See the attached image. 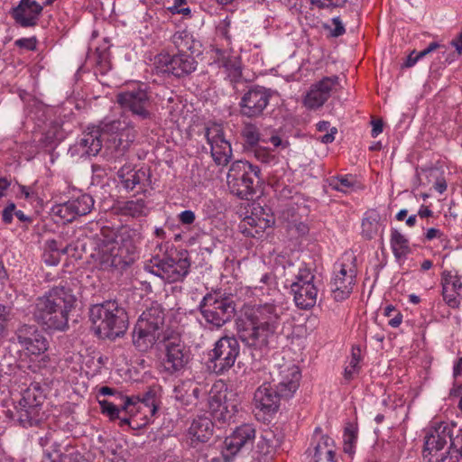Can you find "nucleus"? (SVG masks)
Wrapping results in <instances>:
<instances>
[{
    "mask_svg": "<svg viewBox=\"0 0 462 462\" xmlns=\"http://www.w3.org/2000/svg\"><path fill=\"white\" fill-rule=\"evenodd\" d=\"M135 136V130L129 123L116 119L88 127L79 144L86 149L85 153L89 156L97 155L104 147L106 161L116 169L117 163L127 160Z\"/></svg>",
    "mask_w": 462,
    "mask_h": 462,
    "instance_id": "nucleus-1",
    "label": "nucleus"
},
{
    "mask_svg": "<svg viewBox=\"0 0 462 462\" xmlns=\"http://www.w3.org/2000/svg\"><path fill=\"white\" fill-rule=\"evenodd\" d=\"M282 309L273 303L253 306L237 322V335L245 346L262 351L268 347L282 324Z\"/></svg>",
    "mask_w": 462,
    "mask_h": 462,
    "instance_id": "nucleus-2",
    "label": "nucleus"
},
{
    "mask_svg": "<svg viewBox=\"0 0 462 462\" xmlns=\"http://www.w3.org/2000/svg\"><path fill=\"white\" fill-rule=\"evenodd\" d=\"M139 238L136 229L127 226L114 228L103 226L92 238L93 249L90 258L100 270L111 271L125 264L124 248L127 253L134 252L135 241Z\"/></svg>",
    "mask_w": 462,
    "mask_h": 462,
    "instance_id": "nucleus-3",
    "label": "nucleus"
},
{
    "mask_svg": "<svg viewBox=\"0 0 462 462\" xmlns=\"http://www.w3.org/2000/svg\"><path fill=\"white\" fill-rule=\"evenodd\" d=\"M75 302L76 298L69 288L57 286L35 300L31 313L34 321L44 329L63 330L68 327L69 312Z\"/></svg>",
    "mask_w": 462,
    "mask_h": 462,
    "instance_id": "nucleus-4",
    "label": "nucleus"
},
{
    "mask_svg": "<svg viewBox=\"0 0 462 462\" xmlns=\"http://www.w3.org/2000/svg\"><path fill=\"white\" fill-rule=\"evenodd\" d=\"M88 314L93 329L100 338L116 339L124 336L128 328L127 312L116 300L95 304Z\"/></svg>",
    "mask_w": 462,
    "mask_h": 462,
    "instance_id": "nucleus-5",
    "label": "nucleus"
},
{
    "mask_svg": "<svg viewBox=\"0 0 462 462\" xmlns=\"http://www.w3.org/2000/svg\"><path fill=\"white\" fill-rule=\"evenodd\" d=\"M423 458L426 462H462V433L453 437L446 426L430 430L425 436Z\"/></svg>",
    "mask_w": 462,
    "mask_h": 462,
    "instance_id": "nucleus-6",
    "label": "nucleus"
},
{
    "mask_svg": "<svg viewBox=\"0 0 462 462\" xmlns=\"http://www.w3.org/2000/svg\"><path fill=\"white\" fill-rule=\"evenodd\" d=\"M165 313L162 305L153 302L140 316L134 333L133 342L141 352H146L155 344L165 341L168 335L164 332Z\"/></svg>",
    "mask_w": 462,
    "mask_h": 462,
    "instance_id": "nucleus-7",
    "label": "nucleus"
},
{
    "mask_svg": "<svg viewBox=\"0 0 462 462\" xmlns=\"http://www.w3.org/2000/svg\"><path fill=\"white\" fill-rule=\"evenodd\" d=\"M260 180V169L246 161L234 162L227 172L226 183L230 192L241 199H252Z\"/></svg>",
    "mask_w": 462,
    "mask_h": 462,
    "instance_id": "nucleus-8",
    "label": "nucleus"
},
{
    "mask_svg": "<svg viewBox=\"0 0 462 462\" xmlns=\"http://www.w3.org/2000/svg\"><path fill=\"white\" fill-rule=\"evenodd\" d=\"M199 309L206 322L216 328H222L236 315L235 301L219 294H206Z\"/></svg>",
    "mask_w": 462,
    "mask_h": 462,
    "instance_id": "nucleus-9",
    "label": "nucleus"
},
{
    "mask_svg": "<svg viewBox=\"0 0 462 462\" xmlns=\"http://www.w3.org/2000/svg\"><path fill=\"white\" fill-rule=\"evenodd\" d=\"M189 258L180 254L176 257L155 255L145 268L167 282L172 283L183 281L189 272Z\"/></svg>",
    "mask_w": 462,
    "mask_h": 462,
    "instance_id": "nucleus-10",
    "label": "nucleus"
},
{
    "mask_svg": "<svg viewBox=\"0 0 462 462\" xmlns=\"http://www.w3.org/2000/svg\"><path fill=\"white\" fill-rule=\"evenodd\" d=\"M240 346L234 336H224L215 344L209 354V360L213 364V371L221 374L229 370L239 356Z\"/></svg>",
    "mask_w": 462,
    "mask_h": 462,
    "instance_id": "nucleus-11",
    "label": "nucleus"
},
{
    "mask_svg": "<svg viewBox=\"0 0 462 462\" xmlns=\"http://www.w3.org/2000/svg\"><path fill=\"white\" fill-rule=\"evenodd\" d=\"M272 96L270 88L259 85L250 87L241 97L240 115L251 119L263 116Z\"/></svg>",
    "mask_w": 462,
    "mask_h": 462,
    "instance_id": "nucleus-12",
    "label": "nucleus"
},
{
    "mask_svg": "<svg viewBox=\"0 0 462 462\" xmlns=\"http://www.w3.org/2000/svg\"><path fill=\"white\" fill-rule=\"evenodd\" d=\"M116 101L124 110L131 112L141 120H151L153 116L151 111V97L143 88H137L120 92L116 96Z\"/></svg>",
    "mask_w": 462,
    "mask_h": 462,
    "instance_id": "nucleus-13",
    "label": "nucleus"
},
{
    "mask_svg": "<svg viewBox=\"0 0 462 462\" xmlns=\"http://www.w3.org/2000/svg\"><path fill=\"white\" fill-rule=\"evenodd\" d=\"M207 386L192 379L180 380L173 388L174 400L188 411H194L208 396Z\"/></svg>",
    "mask_w": 462,
    "mask_h": 462,
    "instance_id": "nucleus-14",
    "label": "nucleus"
},
{
    "mask_svg": "<svg viewBox=\"0 0 462 462\" xmlns=\"http://www.w3.org/2000/svg\"><path fill=\"white\" fill-rule=\"evenodd\" d=\"M154 64L159 72L181 78L195 71L198 62L189 53H176L172 56L161 53L155 57Z\"/></svg>",
    "mask_w": 462,
    "mask_h": 462,
    "instance_id": "nucleus-15",
    "label": "nucleus"
},
{
    "mask_svg": "<svg viewBox=\"0 0 462 462\" xmlns=\"http://www.w3.org/2000/svg\"><path fill=\"white\" fill-rule=\"evenodd\" d=\"M273 382L275 388L284 399L291 398L300 385L301 377L300 368L291 362L278 365L273 372Z\"/></svg>",
    "mask_w": 462,
    "mask_h": 462,
    "instance_id": "nucleus-16",
    "label": "nucleus"
},
{
    "mask_svg": "<svg viewBox=\"0 0 462 462\" xmlns=\"http://www.w3.org/2000/svg\"><path fill=\"white\" fill-rule=\"evenodd\" d=\"M165 346V357L163 366L171 374L184 369L189 361V352L179 336H168L162 341Z\"/></svg>",
    "mask_w": 462,
    "mask_h": 462,
    "instance_id": "nucleus-17",
    "label": "nucleus"
},
{
    "mask_svg": "<svg viewBox=\"0 0 462 462\" xmlns=\"http://www.w3.org/2000/svg\"><path fill=\"white\" fill-rule=\"evenodd\" d=\"M206 138L211 148V156L217 165H226L232 156V148L225 139L223 128L213 125L206 129Z\"/></svg>",
    "mask_w": 462,
    "mask_h": 462,
    "instance_id": "nucleus-18",
    "label": "nucleus"
},
{
    "mask_svg": "<svg viewBox=\"0 0 462 462\" xmlns=\"http://www.w3.org/2000/svg\"><path fill=\"white\" fill-rule=\"evenodd\" d=\"M354 261L355 259H353L350 264L341 263L340 269L330 282L332 297L336 301L347 299L353 291L356 276Z\"/></svg>",
    "mask_w": 462,
    "mask_h": 462,
    "instance_id": "nucleus-19",
    "label": "nucleus"
},
{
    "mask_svg": "<svg viewBox=\"0 0 462 462\" xmlns=\"http://www.w3.org/2000/svg\"><path fill=\"white\" fill-rule=\"evenodd\" d=\"M118 169L117 177L121 180L125 189L133 190L136 186L145 188L151 184V171L149 168H140L135 170L131 163L126 161Z\"/></svg>",
    "mask_w": 462,
    "mask_h": 462,
    "instance_id": "nucleus-20",
    "label": "nucleus"
},
{
    "mask_svg": "<svg viewBox=\"0 0 462 462\" xmlns=\"http://www.w3.org/2000/svg\"><path fill=\"white\" fill-rule=\"evenodd\" d=\"M281 399H284L278 389L270 383H263L254 393V403L256 409L264 414H273L278 411Z\"/></svg>",
    "mask_w": 462,
    "mask_h": 462,
    "instance_id": "nucleus-21",
    "label": "nucleus"
},
{
    "mask_svg": "<svg viewBox=\"0 0 462 462\" xmlns=\"http://www.w3.org/2000/svg\"><path fill=\"white\" fill-rule=\"evenodd\" d=\"M42 6L34 0H21L19 5L13 8L11 14L22 27H33L37 24L42 14Z\"/></svg>",
    "mask_w": 462,
    "mask_h": 462,
    "instance_id": "nucleus-22",
    "label": "nucleus"
},
{
    "mask_svg": "<svg viewBox=\"0 0 462 462\" xmlns=\"http://www.w3.org/2000/svg\"><path fill=\"white\" fill-rule=\"evenodd\" d=\"M208 407L213 419L220 424L228 423L235 415V406L226 402V394L211 390L208 396Z\"/></svg>",
    "mask_w": 462,
    "mask_h": 462,
    "instance_id": "nucleus-23",
    "label": "nucleus"
},
{
    "mask_svg": "<svg viewBox=\"0 0 462 462\" xmlns=\"http://www.w3.org/2000/svg\"><path fill=\"white\" fill-rule=\"evenodd\" d=\"M254 438V427L252 424H244L237 427L233 434L226 439L225 444L231 453H236L247 444H252Z\"/></svg>",
    "mask_w": 462,
    "mask_h": 462,
    "instance_id": "nucleus-24",
    "label": "nucleus"
},
{
    "mask_svg": "<svg viewBox=\"0 0 462 462\" xmlns=\"http://www.w3.org/2000/svg\"><path fill=\"white\" fill-rule=\"evenodd\" d=\"M291 288L294 294L295 304L300 309L309 310L315 306L317 302L318 289L314 284H291Z\"/></svg>",
    "mask_w": 462,
    "mask_h": 462,
    "instance_id": "nucleus-25",
    "label": "nucleus"
},
{
    "mask_svg": "<svg viewBox=\"0 0 462 462\" xmlns=\"http://www.w3.org/2000/svg\"><path fill=\"white\" fill-rule=\"evenodd\" d=\"M214 423L208 417L199 416L193 420L189 433L192 441L208 442L213 437Z\"/></svg>",
    "mask_w": 462,
    "mask_h": 462,
    "instance_id": "nucleus-26",
    "label": "nucleus"
},
{
    "mask_svg": "<svg viewBox=\"0 0 462 462\" xmlns=\"http://www.w3.org/2000/svg\"><path fill=\"white\" fill-rule=\"evenodd\" d=\"M45 399L42 386L35 383H32L23 393L21 404L28 409L41 406Z\"/></svg>",
    "mask_w": 462,
    "mask_h": 462,
    "instance_id": "nucleus-27",
    "label": "nucleus"
},
{
    "mask_svg": "<svg viewBox=\"0 0 462 462\" xmlns=\"http://www.w3.org/2000/svg\"><path fill=\"white\" fill-rule=\"evenodd\" d=\"M391 247L397 260L405 258L411 253L408 239L396 229L391 233Z\"/></svg>",
    "mask_w": 462,
    "mask_h": 462,
    "instance_id": "nucleus-28",
    "label": "nucleus"
},
{
    "mask_svg": "<svg viewBox=\"0 0 462 462\" xmlns=\"http://www.w3.org/2000/svg\"><path fill=\"white\" fill-rule=\"evenodd\" d=\"M120 211L124 216H130L132 217H144L148 214V208L143 199L128 200L125 201L121 207Z\"/></svg>",
    "mask_w": 462,
    "mask_h": 462,
    "instance_id": "nucleus-29",
    "label": "nucleus"
},
{
    "mask_svg": "<svg viewBox=\"0 0 462 462\" xmlns=\"http://www.w3.org/2000/svg\"><path fill=\"white\" fill-rule=\"evenodd\" d=\"M328 97L323 93L322 89L317 83L311 85L309 92L307 93L304 104L310 109H317L321 107L327 101Z\"/></svg>",
    "mask_w": 462,
    "mask_h": 462,
    "instance_id": "nucleus-30",
    "label": "nucleus"
},
{
    "mask_svg": "<svg viewBox=\"0 0 462 462\" xmlns=\"http://www.w3.org/2000/svg\"><path fill=\"white\" fill-rule=\"evenodd\" d=\"M328 97L323 93L322 89L317 83L311 85L309 92L307 93L304 104L310 109H317L321 107L327 101Z\"/></svg>",
    "mask_w": 462,
    "mask_h": 462,
    "instance_id": "nucleus-31",
    "label": "nucleus"
},
{
    "mask_svg": "<svg viewBox=\"0 0 462 462\" xmlns=\"http://www.w3.org/2000/svg\"><path fill=\"white\" fill-rule=\"evenodd\" d=\"M281 445V440L276 439L273 431H265L258 441L257 448L263 456H272Z\"/></svg>",
    "mask_w": 462,
    "mask_h": 462,
    "instance_id": "nucleus-32",
    "label": "nucleus"
},
{
    "mask_svg": "<svg viewBox=\"0 0 462 462\" xmlns=\"http://www.w3.org/2000/svg\"><path fill=\"white\" fill-rule=\"evenodd\" d=\"M171 42L178 50V53H188V51L193 53L194 41L192 36L186 31L175 32L171 37Z\"/></svg>",
    "mask_w": 462,
    "mask_h": 462,
    "instance_id": "nucleus-33",
    "label": "nucleus"
},
{
    "mask_svg": "<svg viewBox=\"0 0 462 462\" xmlns=\"http://www.w3.org/2000/svg\"><path fill=\"white\" fill-rule=\"evenodd\" d=\"M118 397L122 402V403H120L121 413H125L131 417L141 411H144L140 404V396L118 394Z\"/></svg>",
    "mask_w": 462,
    "mask_h": 462,
    "instance_id": "nucleus-34",
    "label": "nucleus"
},
{
    "mask_svg": "<svg viewBox=\"0 0 462 462\" xmlns=\"http://www.w3.org/2000/svg\"><path fill=\"white\" fill-rule=\"evenodd\" d=\"M69 200L77 217L88 215L91 212L94 207V199L88 194H82L79 197Z\"/></svg>",
    "mask_w": 462,
    "mask_h": 462,
    "instance_id": "nucleus-35",
    "label": "nucleus"
},
{
    "mask_svg": "<svg viewBox=\"0 0 462 462\" xmlns=\"http://www.w3.org/2000/svg\"><path fill=\"white\" fill-rule=\"evenodd\" d=\"M241 136L245 145L254 148L260 141L259 128L253 123H245L241 130Z\"/></svg>",
    "mask_w": 462,
    "mask_h": 462,
    "instance_id": "nucleus-36",
    "label": "nucleus"
},
{
    "mask_svg": "<svg viewBox=\"0 0 462 462\" xmlns=\"http://www.w3.org/2000/svg\"><path fill=\"white\" fill-rule=\"evenodd\" d=\"M23 347L29 355L39 356L47 350L48 341L42 334H39L38 337H31L30 341Z\"/></svg>",
    "mask_w": 462,
    "mask_h": 462,
    "instance_id": "nucleus-37",
    "label": "nucleus"
},
{
    "mask_svg": "<svg viewBox=\"0 0 462 462\" xmlns=\"http://www.w3.org/2000/svg\"><path fill=\"white\" fill-rule=\"evenodd\" d=\"M140 404L151 416H154L158 411L156 390L154 388H149V390L140 397Z\"/></svg>",
    "mask_w": 462,
    "mask_h": 462,
    "instance_id": "nucleus-38",
    "label": "nucleus"
},
{
    "mask_svg": "<svg viewBox=\"0 0 462 462\" xmlns=\"http://www.w3.org/2000/svg\"><path fill=\"white\" fill-rule=\"evenodd\" d=\"M51 210L53 215L59 217L64 222L69 223L77 218V215L73 209L70 200L56 205Z\"/></svg>",
    "mask_w": 462,
    "mask_h": 462,
    "instance_id": "nucleus-39",
    "label": "nucleus"
},
{
    "mask_svg": "<svg viewBox=\"0 0 462 462\" xmlns=\"http://www.w3.org/2000/svg\"><path fill=\"white\" fill-rule=\"evenodd\" d=\"M318 86L322 89L323 93L330 97L331 93L341 88L338 76L324 77L320 80L316 82Z\"/></svg>",
    "mask_w": 462,
    "mask_h": 462,
    "instance_id": "nucleus-40",
    "label": "nucleus"
},
{
    "mask_svg": "<svg viewBox=\"0 0 462 462\" xmlns=\"http://www.w3.org/2000/svg\"><path fill=\"white\" fill-rule=\"evenodd\" d=\"M39 334L41 333L35 326L27 324L20 326L15 332L18 343L22 346L30 341L31 337H38Z\"/></svg>",
    "mask_w": 462,
    "mask_h": 462,
    "instance_id": "nucleus-41",
    "label": "nucleus"
},
{
    "mask_svg": "<svg viewBox=\"0 0 462 462\" xmlns=\"http://www.w3.org/2000/svg\"><path fill=\"white\" fill-rule=\"evenodd\" d=\"M441 283L442 286H449L451 292H461L462 282L460 276L457 274V272L453 273V272L451 271H444L442 273Z\"/></svg>",
    "mask_w": 462,
    "mask_h": 462,
    "instance_id": "nucleus-42",
    "label": "nucleus"
},
{
    "mask_svg": "<svg viewBox=\"0 0 462 462\" xmlns=\"http://www.w3.org/2000/svg\"><path fill=\"white\" fill-rule=\"evenodd\" d=\"M220 62L228 71V77L231 78V81H236L242 76L241 68L236 59L223 57Z\"/></svg>",
    "mask_w": 462,
    "mask_h": 462,
    "instance_id": "nucleus-43",
    "label": "nucleus"
},
{
    "mask_svg": "<svg viewBox=\"0 0 462 462\" xmlns=\"http://www.w3.org/2000/svg\"><path fill=\"white\" fill-rule=\"evenodd\" d=\"M357 439L356 429L349 424L345 428L344 432V451L348 454L354 453L355 444Z\"/></svg>",
    "mask_w": 462,
    "mask_h": 462,
    "instance_id": "nucleus-44",
    "label": "nucleus"
},
{
    "mask_svg": "<svg viewBox=\"0 0 462 462\" xmlns=\"http://www.w3.org/2000/svg\"><path fill=\"white\" fill-rule=\"evenodd\" d=\"M98 402L102 413L107 415L111 420H115L116 418H119V414L121 413L120 403H115L114 402L107 400H100Z\"/></svg>",
    "mask_w": 462,
    "mask_h": 462,
    "instance_id": "nucleus-45",
    "label": "nucleus"
},
{
    "mask_svg": "<svg viewBox=\"0 0 462 462\" xmlns=\"http://www.w3.org/2000/svg\"><path fill=\"white\" fill-rule=\"evenodd\" d=\"M378 231V220L376 217H367L362 222L363 236L370 240L374 237Z\"/></svg>",
    "mask_w": 462,
    "mask_h": 462,
    "instance_id": "nucleus-46",
    "label": "nucleus"
},
{
    "mask_svg": "<svg viewBox=\"0 0 462 462\" xmlns=\"http://www.w3.org/2000/svg\"><path fill=\"white\" fill-rule=\"evenodd\" d=\"M360 362V349L353 348L349 365L345 368L344 376L346 380L353 378V375L358 372V364Z\"/></svg>",
    "mask_w": 462,
    "mask_h": 462,
    "instance_id": "nucleus-47",
    "label": "nucleus"
},
{
    "mask_svg": "<svg viewBox=\"0 0 462 462\" xmlns=\"http://www.w3.org/2000/svg\"><path fill=\"white\" fill-rule=\"evenodd\" d=\"M460 292H451L449 286L443 285L442 286V296L443 300L450 308H457L460 304Z\"/></svg>",
    "mask_w": 462,
    "mask_h": 462,
    "instance_id": "nucleus-48",
    "label": "nucleus"
},
{
    "mask_svg": "<svg viewBox=\"0 0 462 462\" xmlns=\"http://www.w3.org/2000/svg\"><path fill=\"white\" fill-rule=\"evenodd\" d=\"M314 274L310 268H300L298 274L296 275V281L291 284L307 285L314 284Z\"/></svg>",
    "mask_w": 462,
    "mask_h": 462,
    "instance_id": "nucleus-49",
    "label": "nucleus"
},
{
    "mask_svg": "<svg viewBox=\"0 0 462 462\" xmlns=\"http://www.w3.org/2000/svg\"><path fill=\"white\" fill-rule=\"evenodd\" d=\"M311 6L319 9L342 7L346 0H307Z\"/></svg>",
    "mask_w": 462,
    "mask_h": 462,
    "instance_id": "nucleus-50",
    "label": "nucleus"
},
{
    "mask_svg": "<svg viewBox=\"0 0 462 462\" xmlns=\"http://www.w3.org/2000/svg\"><path fill=\"white\" fill-rule=\"evenodd\" d=\"M66 458L67 455L61 451L60 446L53 444L52 451L45 454L42 462H65Z\"/></svg>",
    "mask_w": 462,
    "mask_h": 462,
    "instance_id": "nucleus-51",
    "label": "nucleus"
},
{
    "mask_svg": "<svg viewBox=\"0 0 462 462\" xmlns=\"http://www.w3.org/2000/svg\"><path fill=\"white\" fill-rule=\"evenodd\" d=\"M71 249H72V246L70 245H68L62 248H60L58 242L54 239H51V240H48L46 242L45 252L53 253V254H69Z\"/></svg>",
    "mask_w": 462,
    "mask_h": 462,
    "instance_id": "nucleus-52",
    "label": "nucleus"
},
{
    "mask_svg": "<svg viewBox=\"0 0 462 462\" xmlns=\"http://www.w3.org/2000/svg\"><path fill=\"white\" fill-rule=\"evenodd\" d=\"M330 186L337 190L346 192L353 186V182L347 176H345L332 180Z\"/></svg>",
    "mask_w": 462,
    "mask_h": 462,
    "instance_id": "nucleus-53",
    "label": "nucleus"
},
{
    "mask_svg": "<svg viewBox=\"0 0 462 462\" xmlns=\"http://www.w3.org/2000/svg\"><path fill=\"white\" fill-rule=\"evenodd\" d=\"M11 309L7 306L0 304V338L3 337L9 319Z\"/></svg>",
    "mask_w": 462,
    "mask_h": 462,
    "instance_id": "nucleus-54",
    "label": "nucleus"
},
{
    "mask_svg": "<svg viewBox=\"0 0 462 462\" xmlns=\"http://www.w3.org/2000/svg\"><path fill=\"white\" fill-rule=\"evenodd\" d=\"M436 50H440L443 55L446 52V48L444 45H440L438 42H433L430 43V45L426 49L417 53V59H422L423 57Z\"/></svg>",
    "mask_w": 462,
    "mask_h": 462,
    "instance_id": "nucleus-55",
    "label": "nucleus"
},
{
    "mask_svg": "<svg viewBox=\"0 0 462 462\" xmlns=\"http://www.w3.org/2000/svg\"><path fill=\"white\" fill-rule=\"evenodd\" d=\"M15 45L32 51L36 48V40L35 38H22L15 41Z\"/></svg>",
    "mask_w": 462,
    "mask_h": 462,
    "instance_id": "nucleus-56",
    "label": "nucleus"
},
{
    "mask_svg": "<svg viewBox=\"0 0 462 462\" xmlns=\"http://www.w3.org/2000/svg\"><path fill=\"white\" fill-rule=\"evenodd\" d=\"M332 23L335 28L331 31L330 35L332 37H338L345 33L346 30L343 26V23L339 17H335L332 19Z\"/></svg>",
    "mask_w": 462,
    "mask_h": 462,
    "instance_id": "nucleus-57",
    "label": "nucleus"
},
{
    "mask_svg": "<svg viewBox=\"0 0 462 462\" xmlns=\"http://www.w3.org/2000/svg\"><path fill=\"white\" fill-rule=\"evenodd\" d=\"M15 205L14 203H10L5 207L2 212V219L5 224H10L13 219V215L14 214Z\"/></svg>",
    "mask_w": 462,
    "mask_h": 462,
    "instance_id": "nucleus-58",
    "label": "nucleus"
},
{
    "mask_svg": "<svg viewBox=\"0 0 462 462\" xmlns=\"http://www.w3.org/2000/svg\"><path fill=\"white\" fill-rule=\"evenodd\" d=\"M195 219V213L192 210H184L179 215V220L183 225H190Z\"/></svg>",
    "mask_w": 462,
    "mask_h": 462,
    "instance_id": "nucleus-59",
    "label": "nucleus"
},
{
    "mask_svg": "<svg viewBox=\"0 0 462 462\" xmlns=\"http://www.w3.org/2000/svg\"><path fill=\"white\" fill-rule=\"evenodd\" d=\"M254 155L259 161L264 163H268L273 159V156L265 149H256Z\"/></svg>",
    "mask_w": 462,
    "mask_h": 462,
    "instance_id": "nucleus-60",
    "label": "nucleus"
},
{
    "mask_svg": "<svg viewBox=\"0 0 462 462\" xmlns=\"http://www.w3.org/2000/svg\"><path fill=\"white\" fill-rule=\"evenodd\" d=\"M372 132L371 134L373 137H376L383 132V123L382 119H374L372 122Z\"/></svg>",
    "mask_w": 462,
    "mask_h": 462,
    "instance_id": "nucleus-61",
    "label": "nucleus"
},
{
    "mask_svg": "<svg viewBox=\"0 0 462 462\" xmlns=\"http://www.w3.org/2000/svg\"><path fill=\"white\" fill-rule=\"evenodd\" d=\"M246 221H247V223L250 226H259L262 229H264V228L270 226V220L269 219H265V218L259 219L256 222L255 219L253 217H249L246 218Z\"/></svg>",
    "mask_w": 462,
    "mask_h": 462,
    "instance_id": "nucleus-62",
    "label": "nucleus"
},
{
    "mask_svg": "<svg viewBox=\"0 0 462 462\" xmlns=\"http://www.w3.org/2000/svg\"><path fill=\"white\" fill-rule=\"evenodd\" d=\"M59 255L60 254H57L45 252L44 254H43L44 261L48 264L55 265V264H57L60 262Z\"/></svg>",
    "mask_w": 462,
    "mask_h": 462,
    "instance_id": "nucleus-63",
    "label": "nucleus"
},
{
    "mask_svg": "<svg viewBox=\"0 0 462 462\" xmlns=\"http://www.w3.org/2000/svg\"><path fill=\"white\" fill-rule=\"evenodd\" d=\"M335 452L333 449L324 451V456L315 459V462H336L334 459Z\"/></svg>",
    "mask_w": 462,
    "mask_h": 462,
    "instance_id": "nucleus-64",
    "label": "nucleus"
}]
</instances>
